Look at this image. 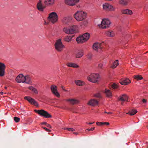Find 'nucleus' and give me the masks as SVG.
<instances>
[{"label":"nucleus","instance_id":"f257e3e1","mask_svg":"<svg viewBox=\"0 0 148 148\" xmlns=\"http://www.w3.org/2000/svg\"><path fill=\"white\" fill-rule=\"evenodd\" d=\"M86 16V14L82 11H77L74 14V17L78 21L84 20Z\"/></svg>","mask_w":148,"mask_h":148},{"label":"nucleus","instance_id":"f03ea898","mask_svg":"<svg viewBox=\"0 0 148 148\" xmlns=\"http://www.w3.org/2000/svg\"><path fill=\"white\" fill-rule=\"evenodd\" d=\"M89 37V34L88 33H86L77 37L76 41L78 43H83L87 41Z\"/></svg>","mask_w":148,"mask_h":148},{"label":"nucleus","instance_id":"7ed1b4c3","mask_svg":"<svg viewBox=\"0 0 148 148\" xmlns=\"http://www.w3.org/2000/svg\"><path fill=\"white\" fill-rule=\"evenodd\" d=\"M35 112L37 113L39 115L42 116H44V117L46 118H50L52 117L51 115L47 112L43 110H34Z\"/></svg>","mask_w":148,"mask_h":148},{"label":"nucleus","instance_id":"20e7f679","mask_svg":"<svg viewBox=\"0 0 148 148\" xmlns=\"http://www.w3.org/2000/svg\"><path fill=\"white\" fill-rule=\"evenodd\" d=\"M111 22L108 19L104 18L101 22V24L99 25L101 28L104 29L109 27Z\"/></svg>","mask_w":148,"mask_h":148},{"label":"nucleus","instance_id":"39448f33","mask_svg":"<svg viewBox=\"0 0 148 148\" xmlns=\"http://www.w3.org/2000/svg\"><path fill=\"white\" fill-rule=\"evenodd\" d=\"M58 16L56 13L53 12L49 14V20L52 23H54L58 21Z\"/></svg>","mask_w":148,"mask_h":148},{"label":"nucleus","instance_id":"423d86ee","mask_svg":"<svg viewBox=\"0 0 148 148\" xmlns=\"http://www.w3.org/2000/svg\"><path fill=\"white\" fill-rule=\"evenodd\" d=\"M56 49L58 51H62L64 47L60 39L58 40L55 44Z\"/></svg>","mask_w":148,"mask_h":148},{"label":"nucleus","instance_id":"0eeeda50","mask_svg":"<svg viewBox=\"0 0 148 148\" xmlns=\"http://www.w3.org/2000/svg\"><path fill=\"white\" fill-rule=\"evenodd\" d=\"M24 99L28 101L31 104L34 105L36 107L38 106V104L37 102L34 99L31 98L30 97L26 96L24 97Z\"/></svg>","mask_w":148,"mask_h":148},{"label":"nucleus","instance_id":"6e6552de","mask_svg":"<svg viewBox=\"0 0 148 148\" xmlns=\"http://www.w3.org/2000/svg\"><path fill=\"white\" fill-rule=\"evenodd\" d=\"M84 55V50L82 49L77 50L74 53V56L75 58H81Z\"/></svg>","mask_w":148,"mask_h":148},{"label":"nucleus","instance_id":"1a4fd4ad","mask_svg":"<svg viewBox=\"0 0 148 148\" xmlns=\"http://www.w3.org/2000/svg\"><path fill=\"white\" fill-rule=\"evenodd\" d=\"M6 66L4 63L0 62V77H2L5 75Z\"/></svg>","mask_w":148,"mask_h":148},{"label":"nucleus","instance_id":"9d476101","mask_svg":"<svg viewBox=\"0 0 148 148\" xmlns=\"http://www.w3.org/2000/svg\"><path fill=\"white\" fill-rule=\"evenodd\" d=\"M103 9L106 10L110 11H114L115 10V8L112 5L108 3H106L103 5Z\"/></svg>","mask_w":148,"mask_h":148},{"label":"nucleus","instance_id":"9b49d317","mask_svg":"<svg viewBox=\"0 0 148 148\" xmlns=\"http://www.w3.org/2000/svg\"><path fill=\"white\" fill-rule=\"evenodd\" d=\"M103 46L101 43L96 42L93 44V49L97 51H99L102 49Z\"/></svg>","mask_w":148,"mask_h":148},{"label":"nucleus","instance_id":"f8f14e48","mask_svg":"<svg viewBox=\"0 0 148 148\" xmlns=\"http://www.w3.org/2000/svg\"><path fill=\"white\" fill-rule=\"evenodd\" d=\"M25 76L23 74H19L16 78V81L18 83H24Z\"/></svg>","mask_w":148,"mask_h":148},{"label":"nucleus","instance_id":"ddd939ff","mask_svg":"<svg viewBox=\"0 0 148 148\" xmlns=\"http://www.w3.org/2000/svg\"><path fill=\"white\" fill-rule=\"evenodd\" d=\"M51 89L52 93L55 95L57 97H59L60 96V94L58 92L57 87L56 86L52 85L51 86Z\"/></svg>","mask_w":148,"mask_h":148},{"label":"nucleus","instance_id":"4468645a","mask_svg":"<svg viewBox=\"0 0 148 148\" xmlns=\"http://www.w3.org/2000/svg\"><path fill=\"white\" fill-rule=\"evenodd\" d=\"M79 0H65V3L70 5H73L79 2Z\"/></svg>","mask_w":148,"mask_h":148},{"label":"nucleus","instance_id":"2eb2a0df","mask_svg":"<svg viewBox=\"0 0 148 148\" xmlns=\"http://www.w3.org/2000/svg\"><path fill=\"white\" fill-rule=\"evenodd\" d=\"M72 19V18L71 17H65L62 19V22L64 24L68 25Z\"/></svg>","mask_w":148,"mask_h":148},{"label":"nucleus","instance_id":"dca6fc26","mask_svg":"<svg viewBox=\"0 0 148 148\" xmlns=\"http://www.w3.org/2000/svg\"><path fill=\"white\" fill-rule=\"evenodd\" d=\"M37 9L40 11H43L44 9L45 8V6L42 5V1L41 0H39L37 5Z\"/></svg>","mask_w":148,"mask_h":148},{"label":"nucleus","instance_id":"f3484780","mask_svg":"<svg viewBox=\"0 0 148 148\" xmlns=\"http://www.w3.org/2000/svg\"><path fill=\"white\" fill-rule=\"evenodd\" d=\"M100 79V76L98 74H93V83H98Z\"/></svg>","mask_w":148,"mask_h":148},{"label":"nucleus","instance_id":"a211bd4d","mask_svg":"<svg viewBox=\"0 0 148 148\" xmlns=\"http://www.w3.org/2000/svg\"><path fill=\"white\" fill-rule=\"evenodd\" d=\"M128 96L125 94L122 95L120 96L119 97V100L123 101H128Z\"/></svg>","mask_w":148,"mask_h":148},{"label":"nucleus","instance_id":"6ab92c4d","mask_svg":"<svg viewBox=\"0 0 148 148\" xmlns=\"http://www.w3.org/2000/svg\"><path fill=\"white\" fill-rule=\"evenodd\" d=\"M131 82L130 80L127 78H125L122 79L120 82V83L122 84L126 85Z\"/></svg>","mask_w":148,"mask_h":148},{"label":"nucleus","instance_id":"aec40b11","mask_svg":"<svg viewBox=\"0 0 148 148\" xmlns=\"http://www.w3.org/2000/svg\"><path fill=\"white\" fill-rule=\"evenodd\" d=\"M66 101L69 102L72 105L77 104L79 102L77 100L72 99H66Z\"/></svg>","mask_w":148,"mask_h":148},{"label":"nucleus","instance_id":"412c9836","mask_svg":"<svg viewBox=\"0 0 148 148\" xmlns=\"http://www.w3.org/2000/svg\"><path fill=\"white\" fill-rule=\"evenodd\" d=\"M121 12L123 14L129 15H132L133 13L132 11L131 10L128 9L122 10L121 11Z\"/></svg>","mask_w":148,"mask_h":148},{"label":"nucleus","instance_id":"4be33fe9","mask_svg":"<svg viewBox=\"0 0 148 148\" xmlns=\"http://www.w3.org/2000/svg\"><path fill=\"white\" fill-rule=\"evenodd\" d=\"M24 80V83L28 84H30L32 83L31 78L28 75H27L25 76Z\"/></svg>","mask_w":148,"mask_h":148},{"label":"nucleus","instance_id":"5701e85b","mask_svg":"<svg viewBox=\"0 0 148 148\" xmlns=\"http://www.w3.org/2000/svg\"><path fill=\"white\" fill-rule=\"evenodd\" d=\"M71 34L76 32L77 30V27L76 25H74L70 27Z\"/></svg>","mask_w":148,"mask_h":148},{"label":"nucleus","instance_id":"b1692460","mask_svg":"<svg viewBox=\"0 0 148 148\" xmlns=\"http://www.w3.org/2000/svg\"><path fill=\"white\" fill-rule=\"evenodd\" d=\"M75 83L77 86H82L85 84V82L80 80H76L74 81Z\"/></svg>","mask_w":148,"mask_h":148},{"label":"nucleus","instance_id":"393cba45","mask_svg":"<svg viewBox=\"0 0 148 148\" xmlns=\"http://www.w3.org/2000/svg\"><path fill=\"white\" fill-rule=\"evenodd\" d=\"M54 3V0H44V3L46 5H52Z\"/></svg>","mask_w":148,"mask_h":148},{"label":"nucleus","instance_id":"a878e982","mask_svg":"<svg viewBox=\"0 0 148 148\" xmlns=\"http://www.w3.org/2000/svg\"><path fill=\"white\" fill-rule=\"evenodd\" d=\"M66 65L68 67L77 68L79 67V66L75 63L68 62L66 63Z\"/></svg>","mask_w":148,"mask_h":148},{"label":"nucleus","instance_id":"bb28decb","mask_svg":"<svg viewBox=\"0 0 148 148\" xmlns=\"http://www.w3.org/2000/svg\"><path fill=\"white\" fill-rule=\"evenodd\" d=\"M104 92L107 97H108L110 98L112 96L111 92L108 89H105Z\"/></svg>","mask_w":148,"mask_h":148},{"label":"nucleus","instance_id":"cd10ccee","mask_svg":"<svg viewBox=\"0 0 148 148\" xmlns=\"http://www.w3.org/2000/svg\"><path fill=\"white\" fill-rule=\"evenodd\" d=\"M106 35L109 37H112L114 35V34L112 31H108L106 32Z\"/></svg>","mask_w":148,"mask_h":148},{"label":"nucleus","instance_id":"c85d7f7f","mask_svg":"<svg viewBox=\"0 0 148 148\" xmlns=\"http://www.w3.org/2000/svg\"><path fill=\"white\" fill-rule=\"evenodd\" d=\"M63 31L66 34H71L70 27L68 28L67 27H64L63 29Z\"/></svg>","mask_w":148,"mask_h":148},{"label":"nucleus","instance_id":"c756f323","mask_svg":"<svg viewBox=\"0 0 148 148\" xmlns=\"http://www.w3.org/2000/svg\"><path fill=\"white\" fill-rule=\"evenodd\" d=\"M137 112V111L135 110H131L129 112L127 113V114H130L131 116H132L136 114Z\"/></svg>","mask_w":148,"mask_h":148},{"label":"nucleus","instance_id":"7c9ffc66","mask_svg":"<svg viewBox=\"0 0 148 148\" xmlns=\"http://www.w3.org/2000/svg\"><path fill=\"white\" fill-rule=\"evenodd\" d=\"M29 89L33 92L35 94H37L38 93V91L37 89L34 88L32 86H29L28 88Z\"/></svg>","mask_w":148,"mask_h":148},{"label":"nucleus","instance_id":"2f4dec72","mask_svg":"<svg viewBox=\"0 0 148 148\" xmlns=\"http://www.w3.org/2000/svg\"><path fill=\"white\" fill-rule=\"evenodd\" d=\"M73 37V36H67L64 38V40L65 41L69 42L71 40Z\"/></svg>","mask_w":148,"mask_h":148},{"label":"nucleus","instance_id":"473e14b6","mask_svg":"<svg viewBox=\"0 0 148 148\" xmlns=\"http://www.w3.org/2000/svg\"><path fill=\"white\" fill-rule=\"evenodd\" d=\"M119 3L123 5H126L127 4V2L124 0H119Z\"/></svg>","mask_w":148,"mask_h":148},{"label":"nucleus","instance_id":"72a5a7b5","mask_svg":"<svg viewBox=\"0 0 148 148\" xmlns=\"http://www.w3.org/2000/svg\"><path fill=\"white\" fill-rule=\"evenodd\" d=\"M119 64L118 61V60H116L113 63V65L111 66L113 69L115 68Z\"/></svg>","mask_w":148,"mask_h":148},{"label":"nucleus","instance_id":"f704fd0d","mask_svg":"<svg viewBox=\"0 0 148 148\" xmlns=\"http://www.w3.org/2000/svg\"><path fill=\"white\" fill-rule=\"evenodd\" d=\"M134 79L137 80H141L143 79V77L141 75H137L134 76Z\"/></svg>","mask_w":148,"mask_h":148},{"label":"nucleus","instance_id":"c9c22d12","mask_svg":"<svg viewBox=\"0 0 148 148\" xmlns=\"http://www.w3.org/2000/svg\"><path fill=\"white\" fill-rule=\"evenodd\" d=\"M92 74H91L90 75H88L87 78V80L90 82H92Z\"/></svg>","mask_w":148,"mask_h":148},{"label":"nucleus","instance_id":"e433bc0d","mask_svg":"<svg viewBox=\"0 0 148 148\" xmlns=\"http://www.w3.org/2000/svg\"><path fill=\"white\" fill-rule=\"evenodd\" d=\"M99 101L96 100L95 99H93V106L98 105Z\"/></svg>","mask_w":148,"mask_h":148},{"label":"nucleus","instance_id":"4c0bfd02","mask_svg":"<svg viewBox=\"0 0 148 148\" xmlns=\"http://www.w3.org/2000/svg\"><path fill=\"white\" fill-rule=\"evenodd\" d=\"M111 87L113 89H116L118 88V86L115 84H113L111 85Z\"/></svg>","mask_w":148,"mask_h":148},{"label":"nucleus","instance_id":"58836bf2","mask_svg":"<svg viewBox=\"0 0 148 148\" xmlns=\"http://www.w3.org/2000/svg\"><path fill=\"white\" fill-rule=\"evenodd\" d=\"M14 118V121L16 123L18 122L20 120V119L19 118L17 117H15Z\"/></svg>","mask_w":148,"mask_h":148},{"label":"nucleus","instance_id":"ea45409f","mask_svg":"<svg viewBox=\"0 0 148 148\" xmlns=\"http://www.w3.org/2000/svg\"><path fill=\"white\" fill-rule=\"evenodd\" d=\"M94 97L98 98H100L101 97V96L100 93H97L95 95Z\"/></svg>","mask_w":148,"mask_h":148},{"label":"nucleus","instance_id":"a19ab883","mask_svg":"<svg viewBox=\"0 0 148 148\" xmlns=\"http://www.w3.org/2000/svg\"><path fill=\"white\" fill-rule=\"evenodd\" d=\"M96 124L97 125L99 126L104 125V122H97L96 123Z\"/></svg>","mask_w":148,"mask_h":148},{"label":"nucleus","instance_id":"79ce46f5","mask_svg":"<svg viewBox=\"0 0 148 148\" xmlns=\"http://www.w3.org/2000/svg\"><path fill=\"white\" fill-rule=\"evenodd\" d=\"M88 59L91 60L92 58V54L91 53H89L88 55Z\"/></svg>","mask_w":148,"mask_h":148},{"label":"nucleus","instance_id":"37998d69","mask_svg":"<svg viewBox=\"0 0 148 148\" xmlns=\"http://www.w3.org/2000/svg\"><path fill=\"white\" fill-rule=\"evenodd\" d=\"M65 130H67L73 132L75 130L73 128H65Z\"/></svg>","mask_w":148,"mask_h":148},{"label":"nucleus","instance_id":"c03bdc74","mask_svg":"<svg viewBox=\"0 0 148 148\" xmlns=\"http://www.w3.org/2000/svg\"><path fill=\"white\" fill-rule=\"evenodd\" d=\"M88 104L92 106V100L91 99L88 103Z\"/></svg>","mask_w":148,"mask_h":148},{"label":"nucleus","instance_id":"a18cd8bd","mask_svg":"<svg viewBox=\"0 0 148 148\" xmlns=\"http://www.w3.org/2000/svg\"><path fill=\"white\" fill-rule=\"evenodd\" d=\"M42 128H43L44 129H45V130L47 132L50 131V130H49V129L47 128L46 127H42Z\"/></svg>","mask_w":148,"mask_h":148},{"label":"nucleus","instance_id":"49530a36","mask_svg":"<svg viewBox=\"0 0 148 148\" xmlns=\"http://www.w3.org/2000/svg\"><path fill=\"white\" fill-rule=\"evenodd\" d=\"M47 127H49L50 128H51V125H50L49 124H48V123H47V124H46V125Z\"/></svg>","mask_w":148,"mask_h":148},{"label":"nucleus","instance_id":"de8ad7c7","mask_svg":"<svg viewBox=\"0 0 148 148\" xmlns=\"http://www.w3.org/2000/svg\"><path fill=\"white\" fill-rule=\"evenodd\" d=\"M92 130V128H91L90 129H87L86 130V132H87V131H89Z\"/></svg>","mask_w":148,"mask_h":148},{"label":"nucleus","instance_id":"09e8293b","mask_svg":"<svg viewBox=\"0 0 148 148\" xmlns=\"http://www.w3.org/2000/svg\"><path fill=\"white\" fill-rule=\"evenodd\" d=\"M142 101L143 103H145L147 102V100L145 99H142Z\"/></svg>","mask_w":148,"mask_h":148},{"label":"nucleus","instance_id":"8fccbe9b","mask_svg":"<svg viewBox=\"0 0 148 148\" xmlns=\"http://www.w3.org/2000/svg\"><path fill=\"white\" fill-rule=\"evenodd\" d=\"M98 66L99 67V68H101L102 66V65L101 64H98Z\"/></svg>","mask_w":148,"mask_h":148},{"label":"nucleus","instance_id":"3c124183","mask_svg":"<svg viewBox=\"0 0 148 148\" xmlns=\"http://www.w3.org/2000/svg\"><path fill=\"white\" fill-rule=\"evenodd\" d=\"M104 125H109V123L108 122H104Z\"/></svg>","mask_w":148,"mask_h":148},{"label":"nucleus","instance_id":"603ef678","mask_svg":"<svg viewBox=\"0 0 148 148\" xmlns=\"http://www.w3.org/2000/svg\"><path fill=\"white\" fill-rule=\"evenodd\" d=\"M47 123L46 122H43V123H42V124H44L45 125H46V124H47Z\"/></svg>","mask_w":148,"mask_h":148},{"label":"nucleus","instance_id":"864d4df0","mask_svg":"<svg viewBox=\"0 0 148 148\" xmlns=\"http://www.w3.org/2000/svg\"><path fill=\"white\" fill-rule=\"evenodd\" d=\"M87 124H92V123L91 122V123H88Z\"/></svg>","mask_w":148,"mask_h":148},{"label":"nucleus","instance_id":"5fc2aeb1","mask_svg":"<svg viewBox=\"0 0 148 148\" xmlns=\"http://www.w3.org/2000/svg\"><path fill=\"white\" fill-rule=\"evenodd\" d=\"M124 104V102H122L121 103V104L122 105H123Z\"/></svg>","mask_w":148,"mask_h":148},{"label":"nucleus","instance_id":"6e6d98bb","mask_svg":"<svg viewBox=\"0 0 148 148\" xmlns=\"http://www.w3.org/2000/svg\"><path fill=\"white\" fill-rule=\"evenodd\" d=\"M112 113L111 112H109L107 113V114H111Z\"/></svg>","mask_w":148,"mask_h":148},{"label":"nucleus","instance_id":"4d7b16f0","mask_svg":"<svg viewBox=\"0 0 148 148\" xmlns=\"http://www.w3.org/2000/svg\"><path fill=\"white\" fill-rule=\"evenodd\" d=\"M0 93H1V95H3V92H1Z\"/></svg>","mask_w":148,"mask_h":148},{"label":"nucleus","instance_id":"13d9d810","mask_svg":"<svg viewBox=\"0 0 148 148\" xmlns=\"http://www.w3.org/2000/svg\"><path fill=\"white\" fill-rule=\"evenodd\" d=\"M74 134H77V133H76V132H74Z\"/></svg>","mask_w":148,"mask_h":148},{"label":"nucleus","instance_id":"bf43d9fd","mask_svg":"<svg viewBox=\"0 0 148 148\" xmlns=\"http://www.w3.org/2000/svg\"><path fill=\"white\" fill-rule=\"evenodd\" d=\"M5 89H7V87H6V86H5Z\"/></svg>","mask_w":148,"mask_h":148},{"label":"nucleus","instance_id":"052dcab7","mask_svg":"<svg viewBox=\"0 0 148 148\" xmlns=\"http://www.w3.org/2000/svg\"><path fill=\"white\" fill-rule=\"evenodd\" d=\"M94 129H95V127H93V130H94Z\"/></svg>","mask_w":148,"mask_h":148},{"label":"nucleus","instance_id":"680f3d73","mask_svg":"<svg viewBox=\"0 0 148 148\" xmlns=\"http://www.w3.org/2000/svg\"><path fill=\"white\" fill-rule=\"evenodd\" d=\"M63 86H61V88H62V89H63Z\"/></svg>","mask_w":148,"mask_h":148},{"label":"nucleus","instance_id":"e2e57ef3","mask_svg":"<svg viewBox=\"0 0 148 148\" xmlns=\"http://www.w3.org/2000/svg\"><path fill=\"white\" fill-rule=\"evenodd\" d=\"M105 113H108V112H105Z\"/></svg>","mask_w":148,"mask_h":148},{"label":"nucleus","instance_id":"0e129e2a","mask_svg":"<svg viewBox=\"0 0 148 148\" xmlns=\"http://www.w3.org/2000/svg\"><path fill=\"white\" fill-rule=\"evenodd\" d=\"M63 89L64 90V91H66V90H65V89Z\"/></svg>","mask_w":148,"mask_h":148},{"label":"nucleus","instance_id":"69168bd1","mask_svg":"<svg viewBox=\"0 0 148 148\" xmlns=\"http://www.w3.org/2000/svg\"><path fill=\"white\" fill-rule=\"evenodd\" d=\"M85 23H86V22H85ZM86 24V23H85L84 24V25H85Z\"/></svg>","mask_w":148,"mask_h":148}]
</instances>
